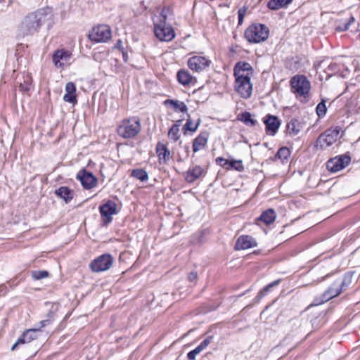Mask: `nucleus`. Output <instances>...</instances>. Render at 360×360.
Instances as JSON below:
<instances>
[{"label": "nucleus", "mask_w": 360, "mask_h": 360, "mask_svg": "<svg viewBox=\"0 0 360 360\" xmlns=\"http://www.w3.org/2000/svg\"><path fill=\"white\" fill-rule=\"evenodd\" d=\"M111 37V30L106 25H99L94 27L89 34V39L96 43L105 42L110 39Z\"/></svg>", "instance_id": "8"}, {"label": "nucleus", "mask_w": 360, "mask_h": 360, "mask_svg": "<svg viewBox=\"0 0 360 360\" xmlns=\"http://www.w3.org/2000/svg\"><path fill=\"white\" fill-rule=\"evenodd\" d=\"M340 132V128L338 127L327 129L318 137L316 145L320 146L321 148L332 146L337 141Z\"/></svg>", "instance_id": "10"}, {"label": "nucleus", "mask_w": 360, "mask_h": 360, "mask_svg": "<svg viewBox=\"0 0 360 360\" xmlns=\"http://www.w3.org/2000/svg\"><path fill=\"white\" fill-rule=\"evenodd\" d=\"M237 119L248 127H252L258 125L257 120L252 118V114L248 111L243 112L238 115Z\"/></svg>", "instance_id": "25"}, {"label": "nucleus", "mask_w": 360, "mask_h": 360, "mask_svg": "<svg viewBox=\"0 0 360 360\" xmlns=\"http://www.w3.org/2000/svg\"><path fill=\"white\" fill-rule=\"evenodd\" d=\"M281 282L280 279L276 280L271 283L264 286L260 291L264 292V295H266L267 292H269L271 288L278 285Z\"/></svg>", "instance_id": "43"}, {"label": "nucleus", "mask_w": 360, "mask_h": 360, "mask_svg": "<svg viewBox=\"0 0 360 360\" xmlns=\"http://www.w3.org/2000/svg\"><path fill=\"white\" fill-rule=\"evenodd\" d=\"M176 77L177 81L180 83V77H181L180 70L179 71H177Z\"/></svg>", "instance_id": "51"}, {"label": "nucleus", "mask_w": 360, "mask_h": 360, "mask_svg": "<svg viewBox=\"0 0 360 360\" xmlns=\"http://www.w3.org/2000/svg\"><path fill=\"white\" fill-rule=\"evenodd\" d=\"M141 130L140 120L131 117L122 121L117 127V134L124 139H134Z\"/></svg>", "instance_id": "3"}, {"label": "nucleus", "mask_w": 360, "mask_h": 360, "mask_svg": "<svg viewBox=\"0 0 360 360\" xmlns=\"http://www.w3.org/2000/svg\"><path fill=\"white\" fill-rule=\"evenodd\" d=\"M187 111V106L186 105L181 102V113L186 112Z\"/></svg>", "instance_id": "50"}, {"label": "nucleus", "mask_w": 360, "mask_h": 360, "mask_svg": "<svg viewBox=\"0 0 360 360\" xmlns=\"http://www.w3.org/2000/svg\"><path fill=\"white\" fill-rule=\"evenodd\" d=\"M46 15L42 11L30 13L20 25V31L23 35L33 34L39 31L46 20Z\"/></svg>", "instance_id": "2"}, {"label": "nucleus", "mask_w": 360, "mask_h": 360, "mask_svg": "<svg viewBox=\"0 0 360 360\" xmlns=\"http://www.w3.org/2000/svg\"><path fill=\"white\" fill-rule=\"evenodd\" d=\"M257 245V243L254 238L248 235H243L237 239L235 249L237 250H246Z\"/></svg>", "instance_id": "17"}, {"label": "nucleus", "mask_w": 360, "mask_h": 360, "mask_svg": "<svg viewBox=\"0 0 360 360\" xmlns=\"http://www.w3.org/2000/svg\"><path fill=\"white\" fill-rule=\"evenodd\" d=\"M118 42L119 43H117V45H120V43H121V41L120 40Z\"/></svg>", "instance_id": "56"}, {"label": "nucleus", "mask_w": 360, "mask_h": 360, "mask_svg": "<svg viewBox=\"0 0 360 360\" xmlns=\"http://www.w3.org/2000/svg\"><path fill=\"white\" fill-rule=\"evenodd\" d=\"M204 173V169L200 166L195 165L190 168L185 174V180L188 183H193Z\"/></svg>", "instance_id": "22"}, {"label": "nucleus", "mask_w": 360, "mask_h": 360, "mask_svg": "<svg viewBox=\"0 0 360 360\" xmlns=\"http://www.w3.org/2000/svg\"><path fill=\"white\" fill-rule=\"evenodd\" d=\"M200 124V120L196 122H193L190 118H188L186 124L183 127L184 134L186 135L188 132L194 133Z\"/></svg>", "instance_id": "33"}, {"label": "nucleus", "mask_w": 360, "mask_h": 360, "mask_svg": "<svg viewBox=\"0 0 360 360\" xmlns=\"http://www.w3.org/2000/svg\"><path fill=\"white\" fill-rule=\"evenodd\" d=\"M156 153L160 161L166 162L169 159L170 151L167 149L166 145L162 143L157 144Z\"/></svg>", "instance_id": "28"}, {"label": "nucleus", "mask_w": 360, "mask_h": 360, "mask_svg": "<svg viewBox=\"0 0 360 360\" xmlns=\"http://www.w3.org/2000/svg\"><path fill=\"white\" fill-rule=\"evenodd\" d=\"M316 110L319 117H323L326 115L327 108L324 100H322V101L317 105Z\"/></svg>", "instance_id": "40"}, {"label": "nucleus", "mask_w": 360, "mask_h": 360, "mask_svg": "<svg viewBox=\"0 0 360 360\" xmlns=\"http://www.w3.org/2000/svg\"><path fill=\"white\" fill-rule=\"evenodd\" d=\"M18 345L15 342V343L12 346V347H11V350H12V351L15 350V349H16V347H17V346H18Z\"/></svg>", "instance_id": "52"}, {"label": "nucleus", "mask_w": 360, "mask_h": 360, "mask_svg": "<svg viewBox=\"0 0 360 360\" xmlns=\"http://www.w3.org/2000/svg\"><path fill=\"white\" fill-rule=\"evenodd\" d=\"M198 278V274L196 271H191L188 275V280L191 282L196 281Z\"/></svg>", "instance_id": "45"}, {"label": "nucleus", "mask_w": 360, "mask_h": 360, "mask_svg": "<svg viewBox=\"0 0 360 360\" xmlns=\"http://www.w3.org/2000/svg\"><path fill=\"white\" fill-rule=\"evenodd\" d=\"M209 139V133L206 131H202L199 135L193 140V150L196 153L203 149L207 143Z\"/></svg>", "instance_id": "20"}, {"label": "nucleus", "mask_w": 360, "mask_h": 360, "mask_svg": "<svg viewBox=\"0 0 360 360\" xmlns=\"http://www.w3.org/2000/svg\"><path fill=\"white\" fill-rule=\"evenodd\" d=\"M53 314L52 312H49V313L48 314V317H49V319H51V318L53 317Z\"/></svg>", "instance_id": "53"}, {"label": "nucleus", "mask_w": 360, "mask_h": 360, "mask_svg": "<svg viewBox=\"0 0 360 360\" xmlns=\"http://www.w3.org/2000/svg\"><path fill=\"white\" fill-rule=\"evenodd\" d=\"M341 293V289H338V281H335L321 295L320 300L317 301L316 304L326 302L333 297L338 296Z\"/></svg>", "instance_id": "18"}, {"label": "nucleus", "mask_w": 360, "mask_h": 360, "mask_svg": "<svg viewBox=\"0 0 360 360\" xmlns=\"http://www.w3.org/2000/svg\"><path fill=\"white\" fill-rule=\"evenodd\" d=\"M50 323V320L49 319H46V320H42L39 322V324H40V326H39V328H44V326H46L48 323Z\"/></svg>", "instance_id": "48"}, {"label": "nucleus", "mask_w": 360, "mask_h": 360, "mask_svg": "<svg viewBox=\"0 0 360 360\" xmlns=\"http://www.w3.org/2000/svg\"><path fill=\"white\" fill-rule=\"evenodd\" d=\"M263 122L266 127V134L271 136H274L277 133L281 126V122L278 117L271 114H267L263 118Z\"/></svg>", "instance_id": "15"}, {"label": "nucleus", "mask_w": 360, "mask_h": 360, "mask_svg": "<svg viewBox=\"0 0 360 360\" xmlns=\"http://www.w3.org/2000/svg\"><path fill=\"white\" fill-rule=\"evenodd\" d=\"M253 71L254 70L249 63L245 61H239L234 66L233 75L234 77L245 75L244 72H247V74L250 76V75H252Z\"/></svg>", "instance_id": "21"}, {"label": "nucleus", "mask_w": 360, "mask_h": 360, "mask_svg": "<svg viewBox=\"0 0 360 360\" xmlns=\"http://www.w3.org/2000/svg\"><path fill=\"white\" fill-rule=\"evenodd\" d=\"M39 329H30L27 330L25 332H24V336L25 337L27 342H31L32 340L36 339V332L38 331Z\"/></svg>", "instance_id": "42"}, {"label": "nucleus", "mask_w": 360, "mask_h": 360, "mask_svg": "<svg viewBox=\"0 0 360 360\" xmlns=\"http://www.w3.org/2000/svg\"><path fill=\"white\" fill-rule=\"evenodd\" d=\"M293 0H270L267 3V7L270 10L276 11L281 8L286 7L292 2Z\"/></svg>", "instance_id": "29"}, {"label": "nucleus", "mask_w": 360, "mask_h": 360, "mask_svg": "<svg viewBox=\"0 0 360 360\" xmlns=\"http://www.w3.org/2000/svg\"><path fill=\"white\" fill-rule=\"evenodd\" d=\"M72 53L65 49H58L53 55V62L56 68H63L70 64Z\"/></svg>", "instance_id": "14"}, {"label": "nucleus", "mask_w": 360, "mask_h": 360, "mask_svg": "<svg viewBox=\"0 0 360 360\" xmlns=\"http://www.w3.org/2000/svg\"><path fill=\"white\" fill-rule=\"evenodd\" d=\"M19 88L21 91L28 92L32 88V79L29 75L23 77V82H19Z\"/></svg>", "instance_id": "36"}, {"label": "nucleus", "mask_w": 360, "mask_h": 360, "mask_svg": "<svg viewBox=\"0 0 360 360\" xmlns=\"http://www.w3.org/2000/svg\"><path fill=\"white\" fill-rule=\"evenodd\" d=\"M179 127L180 120H177L168 131V138L169 139V140L176 142L179 139Z\"/></svg>", "instance_id": "32"}, {"label": "nucleus", "mask_w": 360, "mask_h": 360, "mask_svg": "<svg viewBox=\"0 0 360 360\" xmlns=\"http://www.w3.org/2000/svg\"><path fill=\"white\" fill-rule=\"evenodd\" d=\"M352 274L349 272L346 273L341 281H338V289H341V292L346 290L352 283Z\"/></svg>", "instance_id": "34"}, {"label": "nucleus", "mask_w": 360, "mask_h": 360, "mask_svg": "<svg viewBox=\"0 0 360 360\" xmlns=\"http://www.w3.org/2000/svg\"><path fill=\"white\" fill-rule=\"evenodd\" d=\"M118 42L119 43H117V45H120V43H121V41L120 40Z\"/></svg>", "instance_id": "55"}, {"label": "nucleus", "mask_w": 360, "mask_h": 360, "mask_svg": "<svg viewBox=\"0 0 360 360\" xmlns=\"http://www.w3.org/2000/svg\"><path fill=\"white\" fill-rule=\"evenodd\" d=\"M117 205L112 200H108L99 207L104 225H108L112 220V215L116 213Z\"/></svg>", "instance_id": "13"}, {"label": "nucleus", "mask_w": 360, "mask_h": 360, "mask_svg": "<svg viewBox=\"0 0 360 360\" xmlns=\"http://www.w3.org/2000/svg\"><path fill=\"white\" fill-rule=\"evenodd\" d=\"M18 345H21L27 342L25 337L24 336V333L20 337L18 340L15 342Z\"/></svg>", "instance_id": "47"}, {"label": "nucleus", "mask_w": 360, "mask_h": 360, "mask_svg": "<svg viewBox=\"0 0 360 360\" xmlns=\"http://www.w3.org/2000/svg\"><path fill=\"white\" fill-rule=\"evenodd\" d=\"M170 13L169 8H163L158 15L153 18L155 37L160 41H169L174 38L173 28L167 23Z\"/></svg>", "instance_id": "1"}, {"label": "nucleus", "mask_w": 360, "mask_h": 360, "mask_svg": "<svg viewBox=\"0 0 360 360\" xmlns=\"http://www.w3.org/2000/svg\"><path fill=\"white\" fill-rule=\"evenodd\" d=\"M131 176L144 182L148 179V175L146 170L143 169H133Z\"/></svg>", "instance_id": "35"}, {"label": "nucleus", "mask_w": 360, "mask_h": 360, "mask_svg": "<svg viewBox=\"0 0 360 360\" xmlns=\"http://www.w3.org/2000/svg\"><path fill=\"white\" fill-rule=\"evenodd\" d=\"M197 83L196 77H193L188 70H181V85H195Z\"/></svg>", "instance_id": "31"}, {"label": "nucleus", "mask_w": 360, "mask_h": 360, "mask_svg": "<svg viewBox=\"0 0 360 360\" xmlns=\"http://www.w3.org/2000/svg\"><path fill=\"white\" fill-rule=\"evenodd\" d=\"M213 339L212 336L207 337L200 344L196 347L194 349L189 352L187 354V357L189 360H195L196 356L203 351L212 342Z\"/></svg>", "instance_id": "23"}, {"label": "nucleus", "mask_w": 360, "mask_h": 360, "mask_svg": "<svg viewBox=\"0 0 360 360\" xmlns=\"http://www.w3.org/2000/svg\"><path fill=\"white\" fill-rule=\"evenodd\" d=\"M114 259L113 257L109 254H103L89 264L90 269L94 272L105 271L111 268Z\"/></svg>", "instance_id": "9"}, {"label": "nucleus", "mask_w": 360, "mask_h": 360, "mask_svg": "<svg viewBox=\"0 0 360 360\" xmlns=\"http://www.w3.org/2000/svg\"><path fill=\"white\" fill-rule=\"evenodd\" d=\"M77 178L79 180L83 187L86 189H90L95 187L97 184V179L91 172L83 169L78 172Z\"/></svg>", "instance_id": "16"}, {"label": "nucleus", "mask_w": 360, "mask_h": 360, "mask_svg": "<svg viewBox=\"0 0 360 360\" xmlns=\"http://www.w3.org/2000/svg\"><path fill=\"white\" fill-rule=\"evenodd\" d=\"M316 321H317V319H315L314 320L311 321H312V326L315 325Z\"/></svg>", "instance_id": "54"}, {"label": "nucleus", "mask_w": 360, "mask_h": 360, "mask_svg": "<svg viewBox=\"0 0 360 360\" xmlns=\"http://www.w3.org/2000/svg\"><path fill=\"white\" fill-rule=\"evenodd\" d=\"M290 155V151L287 147L281 148L276 154L275 158L280 159L282 162L288 160Z\"/></svg>", "instance_id": "37"}, {"label": "nucleus", "mask_w": 360, "mask_h": 360, "mask_svg": "<svg viewBox=\"0 0 360 360\" xmlns=\"http://www.w3.org/2000/svg\"><path fill=\"white\" fill-rule=\"evenodd\" d=\"M290 86L297 96L307 98L309 95L311 83L304 75H297L290 79Z\"/></svg>", "instance_id": "5"}, {"label": "nucleus", "mask_w": 360, "mask_h": 360, "mask_svg": "<svg viewBox=\"0 0 360 360\" xmlns=\"http://www.w3.org/2000/svg\"><path fill=\"white\" fill-rule=\"evenodd\" d=\"M247 10H248V8L246 6H243V7L239 8V10L238 11V25H242V23L243 22V19L246 14Z\"/></svg>", "instance_id": "44"}, {"label": "nucleus", "mask_w": 360, "mask_h": 360, "mask_svg": "<svg viewBox=\"0 0 360 360\" xmlns=\"http://www.w3.org/2000/svg\"><path fill=\"white\" fill-rule=\"evenodd\" d=\"M212 64V60L202 53L191 56L187 61L188 68L198 73L207 71Z\"/></svg>", "instance_id": "7"}, {"label": "nucleus", "mask_w": 360, "mask_h": 360, "mask_svg": "<svg viewBox=\"0 0 360 360\" xmlns=\"http://www.w3.org/2000/svg\"><path fill=\"white\" fill-rule=\"evenodd\" d=\"M355 21V18L353 16H351L348 20L345 22H340L339 24L336 27V30L339 32H345L349 30L350 25L354 23Z\"/></svg>", "instance_id": "38"}, {"label": "nucleus", "mask_w": 360, "mask_h": 360, "mask_svg": "<svg viewBox=\"0 0 360 360\" xmlns=\"http://www.w3.org/2000/svg\"><path fill=\"white\" fill-rule=\"evenodd\" d=\"M326 71L328 74H339L342 77H347L349 73V68L344 63L340 62H331L328 65Z\"/></svg>", "instance_id": "19"}, {"label": "nucleus", "mask_w": 360, "mask_h": 360, "mask_svg": "<svg viewBox=\"0 0 360 360\" xmlns=\"http://www.w3.org/2000/svg\"><path fill=\"white\" fill-rule=\"evenodd\" d=\"M302 128V125L300 121L297 119H292L286 127L287 132L290 136L297 135Z\"/></svg>", "instance_id": "26"}, {"label": "nucleus", "mask_w": 360, "mask_h": 360, "mask_svg": "<svg viewBox=\"0 0 360 360\" xmlns=\"http://www.w3.org/2000/svg\"><path fill=\"white\" fill-rule=\"evenodd\" d=\"M234 88L236 91L244 99L249 98L252 93V84L250 82V76L240 75L235 77Z\"/></svg>", "instance_id": "6"}, {"label": "nucleus", "mask_w": 360, "mask_h": 360, "mask_svg": "<svg viewBox=\"0 0 360 360\" xmlns=\"http://www.w3.org/2000/svg\"><path fill=\"white\" fill-rule=\"evenodd\" d=\"M65 94L63 96V100L72 104L77 103L76 86L73 82H68L65 85Z\"/></svg>", "instance_id": "24"}, {"label": "nucleus", "mask_w": 360, "mask_h": 360, "mask_svg": "<svg viewBox=\"0 0 360 360\" xmlns=\"http://www.w3.org/2000/svg\"><path fill=\"white\" fill-rule=\"evenodd\" d=\"M351 162V157L345 154L330 158L326 162V168L331 172H339L345 168Z\"/></svg>", "instance_id": "11"}, {"label": "nucleus", "mask_w": 360, "mask_h": 360, "mask_svg": "<svg viewBox=\"0 0 360 360\" xmlns=\"http://www.w3.org/2000/svg\"><path fill=\"white\" fill-rule=\"evenodd\" d=\"M56 194L65 202H69L73 198V192L66 186L60 187L56 191Z\"/></svg>", "instance_id": "30"}, {"label": "nucleus", "mask_w": 360, "mask_h": 360, "mask_svg": "<svg viewBox=\"0 0 360 360\" xmlns=\"http://www.w3.org/2000/svg\"><path fill=\"white\" fill-rule=\"evenodd\" d=\"M215 162L217 165L221 167L226 170H235L242 172L245 169L242 160H235L232 157L226 160L222 157H218L215 159Z\"/></svg>", "instance_id": "12"}, {"label": "nucleus", "mask_w": 360, "mask_h": 360, "mask_svg": "<svg viewBox=\"0 0 360 360\" xmlns=\"http://www.w3.org/2000/svg\"><path fill=\"white\" fill-rule=\"evenodd\" d=\"M269 35V30L264 24L255 23L249 26L245 32V39L250 43L265 41Z\"/></svg>", "instance_id": "4"}, {"label": "nucleus", "mask_w": 360, "mask_h": 360, "mask_svg": "<svg viewBox=\"0 0 360 360\" xmlns=\"http://www.w3.org/2000/svg\"><path fill=\"white\" fill-rule=\"evenodd\" d=\"M203 233H204V231H200L199 233V235H200L199 236V238L198 240H196L195 239H193V242L195 243H201L202 242V240L200 239V238L202 237Z\"/></svg>", "instance_id": "49"}, {"label": "nucleus", "mask_w": 360, "mask_h": 360, "mask_svg": "<svg viewBox=\"0 0 360 360\" xmlns=\"http://www.w3.org/2000/svg\"><path fill=\"white\" fill-rule=\"evenodd\" d=\"M163 103L168 109L172 110L175 112L180 110V104L178 101L167 99Z\"/></svg>", "instance_id": "39"}, {"label": "nucleus", "mask_w": 360, "mask_h": 360, "mask_svg": "<svg viewBox=\"0 0 360 360\" xmlns=\"http://www.w3.org/2000/svg\"><path fill=\"white\" fill-rule=\"evenodd\" d=\"M49 272L45 270L34 271L32 272V276L35 280H40L49 276Z\"/></svg>", "instance_id": "41"}, {"label": "nucleus", "mask_w": 360, "mask_h": 360, "mask_svg": "<svg viewBox=\"0 0 360 360\" xmlns=\"http://www.w3.org/2000/svg\"><path fill=\"white\" fill-rule=\"evenodd\" d=\"M276 219V214L273 209L264 211L257 218V220L264 222L266 225L272 224Z\"/></svg>", "instance_id": "27"}, {"label": "nucleus", "mask_w": 360, "mask_h": 360, "mask_svg": "<svg viewBox=\"0 0 360 360\" xmlns=\"http://www.w3.org/2000/svg\"><path fill=\"white\" fill-rule=\"evenodd\" d=\"M265 295H264V292H262L261 291H259L257 295L255 296L254 300H255V302L256 303H258L260 302V300L264 297Z\"/></svg>", "instance_id": "46"}]
</instances>
